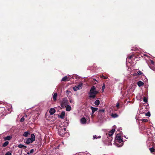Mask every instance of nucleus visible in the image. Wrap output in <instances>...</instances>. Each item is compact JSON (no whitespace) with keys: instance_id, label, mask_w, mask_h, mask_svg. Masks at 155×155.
Here are the masks:
<instances>
[{"instance_id":"1","label":"nucleus","mask_w":155,"mask_h":155,"mask_svg":"<svg viewBox=\"0 0 155 155\" xmlns=\"http://www.w3.org/2000/svg\"><path fill=\"white\" fill-rule=\"evenodd\" d=\"M95 87L93 86L91 88L89 93V97L90 98H94L95 97L96 94L98 92L96 90Z\"/></svg>"},{"instance_id":"2","label":"nucleus","mask_w":155,"mask_h":155,"mask_svg":"<svg viewBox=\"0 0 155 155\" xmlns=\"http://www.w3.org/2000/svg\"><path fill=\"white\" fill-rule=\"evenodd\" d=\"M105 111V110L104 109H101L98 110L97 115L99 119L101 120L104 117Z\"/></svg>"},{"instance_id":"3","label":"nucleus","mask_w":155,"mask_h":155,"mask_svg":"<svg viewBox=\"0 0 155 155\" xmlns=\"http://www.w3.org/2000/svg\"><path fill=\"white\" fill-rule=\"evenodd\" d=\"M35 139V136L34 134H32L31 135V138H28L26 139V143L29 144L34 141Z\"/></svg>"},{"instance_id":"4","label":"nucleus","mask_w":155,"mask_h":155,"mask_svg":"<svg viewBox=\"0 0 155 155\" xmlns=\"http://www.w3.org/2000/svg\"><path fill=\"white\" fill-rule=\"evenodd\" d=\"M58 133L60 136H63L65 134L67 135L68 136H69L68 133L63 131V130L62 129H58Z\"/></svg>"},{"instance_id":"5","label":"nucleus","mask_w":155,"mask_h":155,"mask_svg":"<svg viewBox=\"0 0 155 155\" xmlns=\"http://www.w3.org/2000/svg\"><path fill=\"white\" fill-rule=\"evenodd\" d=\"M68 101L65 98H63L61 102V105L62 107H65L68 105Z\"/></svg>"},{"instance_id":"6","label":"nucleus","mask_w":155,"mask_h":155,"mask_svg":"<svg viewBox=\"0 0 155 155\" xmlns=\"http://www.w3.org/2000/svg\"><path fill=\"white\" fill-rule=\"evenodd\" d=\"M82 86V83L80 84L77 86L74 87H73V90L74 91H76L78 90L81 89Z\"/></svg>"},{"instance_id":"7","label":"nucleus","mask_w":155,"mask_h":155,"mask_svg":"<svg viewBox=\"0 0 155 155\" xmlns=\"http://www.w3.org/2000/svg\"><path fill=\"white\" fill-rule=\"evenodd\" d=\"M150 63L151 64L150 66H149L150 68L152 70L155 71V68L153 67L154 65V62L152 60H150Z\"/></svg>"},{"instance_id":"8","label":"nucleus","mask_w":155,"mask_h":155,"mask_svg":"<svg viewBox=\"0 0 155 155\" xmlns=\"http://www.w3.org/2000/svg\"><path fill=\"white\" fill-rule=\"evenodd\" d=\"M116 139L118 140V142L120 143H121L123 142V139L122 138H121L120 135L119 134H117L116 136Z\"/></svg>"},{"instance_id":"9","label":"nucleus","mask_w":155,"mask_h":155,"mask_svg":"<svg viewBox=\"0 0 155 155\" xmlns=\"http://www.w3.org/2000/svg\"><path fill=\"white\" fill-rule=\"evenodd\" d=\"M70 76V75L69 76H65L64 77L62 78L61 81H69L70 79V78L69 77Z\"/></svg>"},{"instance_id":"10","label":"nucleus","mask_w":155,"mask_h":155,"mask_svg":"<svg viewBox=\"0 0 155 155\" xmlns=\"http://www.w3.org/2000/svg\"><path fill=\"white\" fill-rule=\"evenodd\" d=\"M90 108L92 111V112L91 114V116H92L93 114H94V112L98 110V108L94 107L92 106Z\"/></svg>"},{"instance_id":"11","label":"nucleus","mask_w":155,"mask_h":155,"mask_svg":"<svg viewBox=\"0 0 155 155\" xmlns=\"http://www.w3.org/2000/svg\"><path fill=\"white\" fill-rule=\"evenodd\" d=\"M115 129L114 128H113L112 130L110 131L108 134V135L109 137H111L112 136V135L114 133L115 131Z\"/></svg>"},{"instance_id":"12","label":"nucleus","mask_w":155,"mask_h":155,"mask_svg":"<svg viewBox=\"0 0 155 155\" xmlns=\"http://www.w3.org/2000/svg\"><path fill=\"white\" fill-rule=\"evenodd\" d=\"M55 112V109L53 108H51L49 111V112L51 115L53 114Z\"/></svg>"},{"instance_id":"13","label":"nucleus","mask_w":155,"mask_h":155,"mask_svg":"<svg viewBox=\"0 0 155 155\" xmlns=\"http://www.w3.org/2000/svg\"><path fill=\"white\" fill-rule=\"evenodd\" d=\"M12 138V137L11 136H8L7 137H4V140L5 141L8 140H10Z\"/></svg>"},{"instance_id":"14","label":"nucleus","mask_w":155,"mask_h":155,"mask_svg":"<svg viewBox=\"0 0 155 155\" xmlns=\"http://www.w3.org/2000/svg\"><path fill=\"white\" fill-rule=\"evenodd\" d=\"M65 112L64 111H62L59 116V117L61 119H63L65 116Z\"/></svg>"},{"instance_id":"15","label":"nucleus","mask_w":155,"mask_h":155,"mask_svg":"<svg viewBox=\"0 0 155 155\" xmlns=\"http://www.w3.org/2000/svg\"><path fill=\"white\" fill-rule=\"evenodd\" d=\"M65 107L66 110L67 111H69L71 110V106L68 104Z\"/></svg>"},{"instance_id":"16","label":"nucleus","mask_w":155,"mask_h":155,"mask_svg":"<svg viewBox=\"0 0 155 155\" xmlns=\"http://www.w3.org/2000/svg\"><path fill=\"white\" fill-rule=\"evenodd\" d=\"M86 122V120L85 117L82 118L81 120V122L82 124H85Z\"/></svg>"},{"instance_id":"17","label":"nucleus","mask_w":155,"mask_h":155,"mask_svg":"<svg viewBox=\"0 0 155 155\" xmlns=\"http://www.w3.org/2000/svg\"><path fill=\"white\" fill-rule=\"evenodd\" d=\"M110 116L113 118H116L118 117V115L116 113H112L110 114Z\"/></svg>"},{"instance_id":"18","label":"nucleus","mask_w":155,"mask_h":155,"mask_svg":"<svg viewBox=\"0 0 155 155\" xmlns=\"http://www.w3.org/2000/svg\"><path fill=\"white\" fill-rule=\"evenodd\" d=\"M101 136H97V135H94L93 136V139H97L100 138H101Z\"/></svg>"},{"instance_id":"19","label":"nucleus","mask_w":155,"mask_h":155,"mask_svg":"<svg viewBox=\"0 0 155 155\" xmlns=\"http://www.w3.org/2000/svg\"><path fill=\"white\" fill-rule=\"evenodd\" d=\"M143 83L141 81H139L137 82V85L140 87L143 86Z\"/></svg>"},{"instance_id":"20","label":"nucleus","mask_w":155,"mask_h":155,"mask_svg":"<svg viewBox=\"0 0 155 155\" xmlns=\"http://www.w3.org/2000/svg\"><path fill=\"white\" fill-rule=\"evenodd\" d=\"M57 94L56 93H55L53 94V98L54 101H55L57 99Z\"/></svg>"},{"instance_id":"21","label":"nucleus","mask_w":155,"mask_h":155,"mask_svg":"<svg viewBox=\"0 0 155 155\" xmlns=\"http://www.w3.org/2000/svg\"><path fill=\"white\" fill-rule=\"evenodd\" d=\"M149 150L151 152L153 153L155 150V144L154 146L152 148H149Z\"/></svg>"},{"instance_id":"22","label":"nucleus","mask_w":155,"mask_h":155,"mask_svg":"<svg viewBox=\"0 0 155 155\" xmlns=\"http://www.w3.org/2000/svg\"><path fill=\"white\" fill-rule=\"evenodd\" d=\"M142 72L140 71H138L137 72V73H135V74H134V75H135V76H136L137 75H141L142 74Z\"/></svg>"},{"instance_id":"23","label":"nucleus","mask_w":155,"mask_h":155,"mask_svg":"<svg viewBox=\"0 0 155 155\" xmlns=\"http://www.w3.org/2000/svg\"><path fill=\"white\" fill-rule=\"evenodd\" d=\"M30 134V133L29 132H28V131H26L24 132V133L23 134V136L27 137L28 136V135Z\"/></svg>"},{"instance_id":"24","label":"nucleus","mask_w":155,"mask_h":155,"mask_svg":"<svg viewBox=\"0 0 155 155\" xmlns=\"http://www.w3.org/2000/svg\"><path fill=\"white\" fill-rule=\"evenodd\" d=\"M18 147L19 148H26V146L24 145H23L21 144H19L18 145Z\"/></svg>"},{"instance_id":"25","label":"nucleus","mask_w":155,"mask_h":155,"mask_svg":"<svg viewBox=\"0 0 155 155\" xmlns=\"http://www.w3.org/2000/svg\"><path fill=\"white\" fill-rule=\"evenodd\" d=\"M8 143L9 142L8 141H6L3 144L2 146L3 147H5L8 145Z\"/></svg>"},{"instance_id":"26","label":"nucleus","mask_w":155,"mask_h":155,"mask_svg":"<svg viewBox=\"0 0 155 155\" xmlns=\"http://www.w3.org/2000/svg\"><path fill=\"white\" fill-rule=\"evenodd\" d=\"M99 104L100 101L98 100H96L94 102V104L97 105H99Z\"/></svg>"},{"instance_id":"27","label":"nucleus","mask_w":155,"mask_h":155,"mask_svg":"<svg viewBox=\"0 0 155 155\" xmlns=\"http://www.w3.org/2000/svg\"><path fill=\"white\" fill-rule=\"evenodd\" d=\"M143 101L145 103H147V99L145 97H143Z\"/></svg>"},{"instance_id":"28","label":"nucleus","mask_w":155,"mask_h":155,"mask_svg":"<svg viewBox=\"0 0 155 155\" xmlns=\"http://www.w3.org/2000/svg\"><path fill=\"white\" fill-rule=\"evenodd\" d=\"M145 115L149 117L150 116V112H149L145 114Z\"/></svg>"},{"instance_id":"29","label":"nucleus","mask_w":155,"mask_h":155,"mask_svg":"<svg viewBox=\"0 0 155 155\" xmlns=\"http://www.w3.org/2000/svg\"><path fill=\"white\" fill-rule=\"evenodd\" d=\"M132 57H133L132 55H130V56H129V57H128L127 58L126 60H127V59L128 60L129 59H130V60H132Z\"/></svg>"},{"instance_id":"30","label":"nucleus","mask_w":155,"mask_h":155,"mask_svg":"<svg viewBox=\"0 0 155 155\" xmlns=\"http://www.w3.org/2000/svg\"><path fill=\"white\" fill-rule=\"evenodd\" d=\"M25 120L24 117H22L20 120V121L21 122H23Z\"/></svg>"},{"instance_id":"31","label":"nucleus","mask_w":155,"mask_h":155,"mask_svg":"<svg viewBox=\"0 0 155 155\" xmlns=\"http://www.w3.org/2000/svg\"><path fill=\"white\" fill-rule=\"evenodd\" d=\"M12 155V153L9 152V151H8L7 152H6V153L5 155Z\"/></svg>"},{"instance_id":"32","label":"nucleus","mask_w":155,"mask_h":155,"mask_svg":"<svg viewBox=\"0 0 155 155\" xmlns=\"http://www.w3.org/2000/svg\"><path fill=\"white\" fill-rule=\"evenodd\" d=\"M142 121L144 122H147L148 121V120L146 119H144L142 120Z\"/></svg>"},{"instance_id":"33","label":"nucleus","mask_w":155,"mask_h":155,"mask_svg":"<svg viewBox=\"0 0 155 155\" xmlns=\"http://www.w3.org/2000/svg\"><path fill=\"white\" fill-rule=\"evenodd\" d=\"M101 77L102 78H104V79H107V77L106 76H104L103 75L102 76H101Z\"/></svg>"},{"instance_id":"34","label":"nucleus","mask_w":155,"mask_h":155,"mask_svg":"<svg viewBox=\"0 0 155 155\" xmlns=\"http://www.w3.org/2000/svg\"><path fill=\"white\" fill-rule=\"evenodd\" d=\"M116 106L118 108L119 107V103H118L117 102V104H116Z\"/></svg>"},{"instance_id":"35","label":"nucleus","mask_w":155,"mask_h":155,"mask_svg":"<svg viewBox=\"0 0 155 155\" xmlns=\"http://www.w3.org/2000/svg\"><path fill=\"white\" fill-rule=\"evenodd\" d=\"M105 88V85H103L102 86V90L104 91Z\"/></svg>"},{"instance_id":"36","label":"nucleus","mask_w":155,"mask_h":155,"mask_svg":"<svg viewBox=\"0 0 155 155\" xmlns=\"http://www.w3.org/2000/svg\"><path fill=\"white\" fill-rule=\"evenodd\" d=\"M66 93H67L69 94V93H71V91H69L67 90V91H66Z\"/></svg>"},{"instance_id":"37","label":"nucleus","mask_w":155,"mask_h":155,"mask_svg":"<svg viewBox=\"0 0 155 155\" xmlns=\"http://www.w3.org/2000/svg\"><path fill=\"white\" fill-rule=\"evenodd\" d=\"M69 102L71 103H72L73 102V101L71 99H70L69 100Z\"/></svg>"},{"instance_id":"38","label":"nucleus","mask_w":155,"mask_h":155,"mask_svg":"<svg viewBox=\"0 0 155 155\" xmlns=\"http://www.w3.org/2000/svg\"><path fill=\"white\" fill-rule=\"evenodd\" d=\"M63 131H64V132H66V128H64L63 129Z\"/></svg>"},{"instance_id":"39","label":"nucleus","mask_w":155,"mask_h":155,"mask_svg":"<svg viewBox=\"0 0 155 155\" xmlns=\"http://www.w3.org/2000/svg\"><path fill=\"white\" fill-rule=\"evenodd\" d=\"M33 151H34V150H33V149H32V150H30V153H33Z\"/></svg>"},{"instance_id":"40","label":"nucleus","mask_w":155,"mask_h":155,"mask_svg":"<svg viewBox=\"0 0 155 155\" xmlns=\"http://www.w3.org/2000/svg\"><path fill=\"white\" fill-rule=\"evenodd\" d=\"M152 129H153V130H154V132L155 133V128L154 127H153L152 128Z\"/></svg>"},{"instance_id":"41","label":"nucleus","mask_w":155,"mask_h":155,"mask_svg":"<svg viewBox=\"0 0 155 155\" xmlns=\"http://www.w3.org/2000/svg\"><path fill=\"white\" fill-rule=\"evenodd\" d=\"M11 109L10 108H9V109H8V110L9 111H10L11 110Z\"/></svg>"},{"instance_id":"42","label":"nucleus","mask_w":155,"mask_h":155,"mask_svg":"<svg viewBox=\"0 0 155 155\" xmlns=\"http://www.w3.org/2000/svg\"><path fill=\"white\" fill-rule=\"evenodd\" d=\"M123 145L122 144L120 146H117V147H121Z\"/></svg>"},{"instance_id":"43","label":"nucleus","mask_w":155,"mask_h":155,"mask_svg":"<svg viewBox=\"0 0 155 155\" xmlns=\"http://www.w3.org/2000/svg\"><path fill=\"white\" fill-rule=\"evenodd\" d=\"M93 80L95 81H97L95 78H94L93 79Z\"/></svg>"},{"instance_id":"44","label":"nucleus","mask_w":155,"mask_h":155,"mask_svg":"<svg viewBox=\"0 0 155 155\" xmlns=\"http://www.w3.org/2000/svg\"><path fill=\"white\" fill-rule=\"evenodd\" d=\"M132 50H134H134H136V49H134L133 48H132Z\"/></svg>"},{"instance_id":"45","label":"nucleus","mask_w":155,"mask_h":155,"mask_svg":"<svg viewBox=\"0 0 155 155\" xmlns=\"http://www.w3.org/2000/svg\"><path fill=\"white\" fill-rule=\"evenodd\" d=\"M124 137H125V138H126L127 139V138H126V137L124 136Z\"/></svg>"},{"instance_id":"46","label":"nucleus","mask_w":155,"mask_h":155,"mask_svg":"<svg viewBox=\"0 0 155 155\" xmlns=\"http://www.w3.org/2000/svg\"><path fill=\"white\" fill-rule=\"evenodd\" d=\"M62 144H64V142H62Z\"/></svg>"},{"instance_id":"47","label":"nucleus","mask_w":155,"mask_h":155,"mask_svg":"<svg viewBox=\"0 0 155 155\" xmlns=\"http://www.w3.org/2000/svg\"><path fill=\"white\" fill-rule=\"evenodd\" d=\"M153 133H154V131L153 132V133H152V134H153Z\"/></svg>"},{"instance_id":"48","label":"nucleus","mask_w":155,"mask_h":155,"mask_svg":"<svg viewBox=\"0 0 155 155\" xmlns=\"http://www.w3.org/2000/svg\"><path fill=\"white\" fill-rule=\"evenodd\" d=\"M25 117H27V115H25Z\"/></svg>"},{"instance_id":"49","label":"nucleus","mask_w":155,"mask_h":155,"mask_svg":"<svg viewBox=\"0 0 155 155\" xmlns=\"http://www.w3.org/2000/svg\"><path fill=\"white\" fill-rule=\"evenodd\" d=\"M106 135H107V134H106Z\"/></svg>"},{"instance_id":"50","label":"nucleus","mask_w":155,"mask_h":155,"mask_svg":"<svg viewBox=\"0 0 155 155\" xmlns=\"http://www.w3.org/2000/svg\"><path fill=\"white\" fill-rule=\"evenodd\" d=\"M28 154H29V153H28Z\"/></svg>"}]
</instances>
